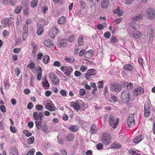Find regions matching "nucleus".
Segmentation results:
<instances>
[{
  "mask_svg": "<svg viewBox=\"0 0 155 155\" xmlns=\"http://www.w3.org/2000/svg\"><path fill=\"white\" fill-rule=\"evenodd\" d=\"M130 93L128 91H124L121 94V101L125 103H128L130 99Z\"/></svg>",
  "mask_w": 155,
  "mask_h": 155,
  "instance_id": "f257e3e1",
  "label": "nucleus"
},
{
  "mask_svg": "<svg viewBox=\"0 0 155 155\" xmlns=\"http://www.w3.org/2000/svg\"><path fill=\"white\" fill-rule=\"evenodd\" d=\"M60 69L68 77L70 76L73 71V68L70 66H61Z\"/></svg>",
  "mask_w": 155,
  "mask_h": 155,
  "instance_id": "f03ea898",
  "label": "nucleus"
},
{
  "mask_svg": "<svg viewBox=\"0 0 155 155\" xmlns=\"http://www.w3.org/2000/svg\"><path fill=\"white\" fill-rule=\"evenodd\" d=\"M111 138L110 135L108 133H104L102 137V141L105 145H107L110 142Z\"/></svg>",
  "mask_w": 155,
  "mask_h": 155,
  "instance_id": "7ed1b4c3",
  "label": "nucleus"
},
{
  "mask_svg": "<svg viewBox=\"0 0 155 155\" xmlns=\"http://www.w3.org/2000/svg\"><path fill=\"white\" fill-rule=\"evenodd\" d=\"M59 33V31L58 28L55 27H53L49 31L48 35L50 37L54 38Z\"/></svg>",
  "mask_w": 155,
  "mask_h": 155,
  "instance_id": "20e7f679",
  "label": "nucleus"
},
{
  "mask_svg": "<svg viewBox=\"0 0 155 155\" xmlns=\"http://www.w3.org/2000/svg\"><path fill=\"white\" fill-rule=\"evenodd\" d=\"M144 90L142 87H140L135 88L133 91L132 94L135 97L138 96L139 95L143 94Z\"/></svg>",
  "mask_w": 155,
  "mask_h": 155,
  "instance_id": "39448f33",
  "label": "nucleus"
},
{
  "mask_svg": "<svg viewBox=\"0 0 155 155\" xmlns=\"http://www.w3.org/2000/svg\"><path fill=\"white\" fill-rule=\"evenodd\" d=\"M119 120V119L117 118L115 121L114 117H110L109 120V124L111 126L113 125L112 127L115 129L117 127Z\"/></svg>",
  "mask_w": 155,
  "mask_h": 155,
  "instance_id": "423d86ee",
  "label": "nucleus"
},
{
  "mask_svg": "<svg viewBox=\"0 0 155 155\" xmlns=\"http://www.w3.org/2000/svg\"><path fill=\"white\" fill-rule=\"evenodd\" d=\"M87 73L85 75V78L88 80L91 79V76L96 74L97 72L96 70L94 69H90L87 70Z\"/></svg>",
  "mask_w": 155,
  "mask_h": 155,
  "instance_id": "0eeeda50",
  "label": "nucleus"
},
{
  "mask_svg": "<svg viewBox=\"0 0 155 155\" xmlns=\"http://www.w3.org/2000/svg\"><path fill=\"white\" fill-rule=\"evenodd\" d=\"M127 123L129 127H131L135 124L134 115L133 114H130L128 117Z\"/></svg>",
  "mask_w": 155,
  "mask_h": 155,
  "instance_id": "6e6552de",
  "label": "nucleus"
},
{
  "mask_svg": "<svg viewBox=\"0 0 155 155\" xmlns=\"http://www.w3.org/2000/svg\"><path fill=\"white\" fill-rule=\"evenodd\" d=\"M122 88L121 86L117 83L113 84L111 85L110 89L112 91L116 92L120 91Z\"/></svg>",
  "mask_w": 155,
  "mask_h": 155,
  "instance_id": "1a4fd4ad",
  "label": "nucleus"
},
{
  "mask_svg": "<svg viewBox=\"0 0 155 155\" xmlns=\"http://www.w3.org/2000/svg\"><path fill=\"white\" fill-rule=\"evenodd\" d=\"M150 114V105L148 102H146L144 105V116L146 117H148Z\"/></svg>",
  "mask_w": 155,
  "mask_h": 155,
  "instance_id": "9d476101",
  "label": "nucleus"
},
{
  "mask_svg": "<svg viewBox=\"0 0 155 155\" xmlns=\"http://www.w3.org/2000/svg\"><path fill=\"white\" fill-rule=\"evenodd\" d=\"M146 14L149 19H153L155 18V12L152 8L148 9L147 10Z\"/></svg>",
  "mask_w": 155,
  "mask_h": 155,
  "instance_id": "9b49d317",
  "label": "nucleus"
},
{
  "mask_svg": "<svg viewBox=\"0 0 155 155\" xmlns=\"http://www.w3.org/2000/svg\"><path fill=\"white\" fill-rule=\"evenodd\" d=\"M49 77L51 81L54 85L56 86L59 85V79L53 73H50L49 74Z\"/></svg>",
  "mask_w": 155,
  "mask_h": 155,
  "instance_id": "f8f14e48",
  "label": "nucleus"
},
{
  "mask_svg": "<svg viewBox=\"0 0 155 155\" xmlns=\"http://www.w3.org/2000/svg\"><path fill=\"white\" fill-rule=\"evenodd\" d=\"M45 107L50 111H54L56 110V107L52 102L47 103L45 106Z\"/></svg>",
  "mask_w": 155,
  "mask_h": 155,
  "instance_id": "ddd939ff",
  "label": "nucleus"
},
{
  "mask_svg": "<svg viewBox=\"0 0 155 155\" xmlns=\"http://www.w3.org/2000/svg\"><path fill=\"white\" fill-rule=\"evenodd\" d=\"M44 116L43 114L41 112H39L38 114L37 112L35 111L33 114V117L36 120H38L39 119L41 120H42V117Z\"/></svg>",
  "mask_w": 155,
  "mask_h": 155,
  "instance_id": "4468645a",
  "label": "nucleus"
},
{
  "mask_svg": "<svg viewBox=\"0 0 155 155\" xmlns=\"http://www.w3.org/2000/svg\"><path fill=\"white\" fill-rule=\"evenodd\" d=\"M1 23L4 28L9 27L11 24V22L7 18H5L3 19Z\"/></svg>",
  "mask_w": 155,
  "mask_h": 155,
  "instance_id": "2eb2a0df",
  "label": "nucleus"
},
{
  "mask_svg": "<svg viewBox=\"0 0 155 155\" xmlns=\"http://www.w3.org/2000/svg\"><path fill=\"white\" fill-rule=\"evenodd\" d=\"M154 28L151 26H150L148 29V34L149 37L150 39H152L153 40L154 35Z\"/></svg>",
  "mask_w": 155,
  "mask_h": 155,
  "instance_id": "dca6fc26",
  "label": "nucleus"
},
{
  "mask_svg": "<svg viewBox=\"0 0 155 155\" xmlns=\"http://www.w3.org/2000/svg\"><path fill=\"white\" fill-rule=\"evenodd\" d=\"M43 43L45 46L49 48H51L53 45V42L49 38L45 39Z\"/></svg>",
  "mask_w": 155,
  "mask_h": 155,
  "instance_id": "f3484780",
  "label": "nucleus"
},
{
  "mask_svg": "<svg viewBox=\"0 0 155 155\" xmlns=\"http://www.w3.org/2000/svg\"><path fill=\"white\" fill-rule=\"evenodd\" d=\"M10 153L11 155H18V152L15 147H12L10 148Z\"/></svg>",
  "mask_w": 155,
  "mask_h": 155,
  "instance_id": "a211bd4d",
  "label": "nucleus"
},
{
  "mask_svg": "<svg viewBox=\"0 0 155 155\" xmlns=\"http://www.w3.org/2000/svg\"><path fill=\"white\" fill-rule=\"evenodd\" d=\"M41 25L42 24L38 25V30L37 31V33L38 35H41L44 31V30Z\"/></svg>",
  "mask_w": 155,
  "mask_h": 155,
  "instance_id": "6ab92c4d",
  "label": "nucleus"
},
{
  "mask_svg": "<svg viewBox=\"0 0 155 155\" xmlns=\"http://www.w3.org/2000/svg\"><path fill=\"white\" fill-rule=\"evenodd\" d=\"M42 83L43 87H45L46 89H48V88L49 87L50 84L48 81L46 77H45V78H43Z\"/></svg>",
  "mask_w": 155,
  "mask_h": 155,
  "instance_id": "aec40b11",
  "label": "nucleus"
},
{
  "mask_svg": "<svg viewBox=\"0 0 155 155\" xmlns=\"http://www.w3.org/2000/svg\"><path fill=\"white\" fill-rule=\"evenodd\" d=\"M93 56V51L91 50L86 51L84 54L85 57L87 58H90Z\"/></svg>",
  "mask_w": 155,
  "mask_h": 155,
  "instance_id": "412c9836",
  "label": "nucleus"
},
{
  "mask_svg": "<svg viewBox=\"0 0 155 155\" xmlns=\"http://www.w3.org/2000/svg\"><path fill=\"white\" fill-rule=\"evenodd\" d=\"M121 146V145L119 143L114 142L111 145L110 147L111 149H114L116 150L119 149Z\"/></svg>",
  "mask_w": 155,
  "mask_h": 155,
  "instance_id": "4be33fe9",
  "label": "nucleus"
},
{
  "mask_svg": "<svg viewBox=\"0 0 155 155\" xmlns=\"http://www.w3.org/2000/svg\"><path fill=\"white\" fill-rule=\"evenodd\" d=\"M113 12L115 14L117 13L119 16H121L123 14V12L120 10L119 7H117L115 10H114Z\"/></svg>",
  "mask_w": 155,
  "mask_h": 155,
  "instance_id": "5701e85b",
  "label": "nucleus"
},
{
  "mask_svg": "<svg viewBox=\"0 0 155 155\" xmlns=\"http://www.w3.org/2000/svg\"><path fill=\"white\" fill-rule=\"evenodd\" d=\"M70 106L73 107L74 109L78 110L80 109V106L78 102L74 103V102H72L71 103Z\"/></svg>",
  "mask_w": 155,
  "mask_h": 155,
  "instance_id": "b1692460",
  "label": "nucleus"
},
{
  "mask_svg": "<svg viewBox=\"0 0 155 155\" xmlns=\"http://www.w3.org/2000/svg\"><path fill=\"white\" fill-rule=\"evenodd\" d=\"M141 35L142 34L140 31H137L133 34L132 36L135 39H138L141 36Z\"/></svg>",
  "mask_w": 155,
  "mask_h": 155,
  "instance_id": "393cba45",
  "label": "nucleus"
},
{
  "mask_svg": "<svg viewBox=\"0 0 155 155\" xmlns=\"http://www.w3.org/2000/svg\"><path fill=\"white\" fill-rule=\"evenodd\" d=\"M42 70L41 67H39L37 74V79L38 81L41 79L42 75Z\"/></svg>",
  "mask_w": 155,
  "mask_h": 155,
  "instance_id": "a878e982",
  "label": "nucleus"
},
{
  "mask_svg": "<svg viewBox=\"0 0 155 155\" xmlns=\"http://www.w3.org/2000/svg\"><path fill=\"white\" fill-rule=\"evenodd\" d=\"M109 0H103L101 3V6L103 8H106L109 5Z\"/></svg>",
  "mask_w": 155,
  "mask_h": 155,
  "instance_id": "bb28decb",
  "label": "nucleus"
},
{
  "mask_svg": "<svg viewBox=\"0 0 155 155\" xmlns=\"http://www.w3.org/2000/svg\"><path fill=\"white\" fill-rule=\"evenodd\" d=\"M143 138V136L142 135H140L135 137L134 139V143H137L142 140Z\"/></svg>",
  "mask_w": 155,
  "mask_h": 155,
  "instance_id": "cd10ccee",
  "label": "nucleus"
},
{
  "mask_svg": "<svg viewBox=\"0 0 155 155\" xmlns=\"http://www.w3.org/2000/svg\"><path fill=\"white\" fill-rule=\"evenodd\" d=\"M126 70L131 71L133 70L134 67L130 64H127L124 65L123 67Z\"/></svg>",
  "mask_w": 155,
  "mask_h": 155,
  "instance_id": "c85d7f7f",
  "label": "nucleus"
},
{
  "mask_svg": "<svg viewBox=\"0 0 155 155\" xmlns=\"http://www.w3.org/2000/svg\"><path fill=\"white\" fill-rule=\"evenodd\" d=\"M66 21V18L63 16L60 17L58 20V23L60 24H64Z\"/></svg>",
  "mask_w": 155,
  "mask_h": 155,
  "instance_id": "c756f323",
  "label": "nucleus"
},
{
  "mask_svg": "<svg viewBox=\"0 0 155 155\" xmlns=\"http://www.w3.org/2000/svg\"><path fill=\"white\" fill-rule=\"evenodd\" d=\"M131 26L135 30H138L139 29V25L135 22H131L130 23Z\"/></svg>",
  "mask_w": 155,
  "mask_h": 155,
  "instance_id": "7c9ffc66",
  "label": "nucleus"
},
{
  "mask_svg": "<svg viewBox=\"0 0 155 155\" xmlns=\"http://www.w3.org/2000/svg\"><path fill=\"white\" fill-rule=\"evenodd\" d=\"M97 130V129L96 125H93L91 127L90 131L92 134H94L96 133Z\"/></svg>",
  "mask_w": 155,
  "mask_h": 155,
  "instance_id": "2f4dec72",
  "label": "nucleus"
},
{
  "mask_svg": "<svg viewBox=\"0 0 155 155\" xmlns=\"http://www.w3.org/2000/svg\"><path fill=\"white\" fill-rule=\"evenodd\" d=\"M35 124L36 127L38 129L41 128L42 124V122L41 121L36 120L35 121Z\"/></svg>",
  "mask_w": 155,
  "mask_h": 155,
  "instance_id": "473e14b6",
  "label": "nucleus"
},
{
  "mask_svg": "<svg viewBox=\"0 0 155 155\" xmlns=\"http://www.w3.org/2000/svg\"><path fill=\"white\" fill-rule=\"evenodd\" d=\"M124 87L127 89H130L133 87V84L130 82H126L124 84Z\"/></svg>",
  "mask_w": 155,
  "mask_h": 155,
  "instance_id": "72a5a7b5",
  "label": "nucleus"
},
{
  "mask_svg": "<svg viewBox=\"0 0 155 155\" xmlns=\"http://www.w3.org/2000/svg\"><path fill=\"white\" fill-rule=\"evenodd\" d=\"M49 59V56L47 55H45L43 57V61L45 64H46L48 62Z\"/></svg>",
  "mask_w": 155,
  "mask_h": 155,
  "instance_id": "f704fd0d",
  "label": "nucleus"
},
{
  "mask_svg": "<svg viewBox=\"0 0 155 155\" xmlns=\"http://www.w3.org/2000/svg\"><path fill=\"white\" fill-rule=\"evenodd\" d=\"M65 60L68 62L72 63L74 61V59L73 56H71L66 58Z\"/></svg>",
  "mask_w": 155,
  "mask_h": 155,
  "instance_id": "c9c22d12",
  "label": "nucleus"
},
{
  "mask_svg": "<svg viewBox=\"0 0 155 155\" xmlns=\"http://www.w3.org/2000/svg\"><path fill=\"white\" fill-rule=\"evenodd\" d=\"M74 137V136L73 134H70L67 136L66 140L68 141H71L72 140Z\"/></svg>",
  "mask_w": 155,
  "mask_h": 155,
  "instance_id": "e433bc0d",
  "label": "nucleus"
},
{
  "mask_svg": "<svg viewBox=\"0 0 155 155\" xmlns=\"http://www.w3.org/2000/svg\"><path fill=\"white\" fill-rule=\"evenodd\" d=\"M142 18V16L141 15L135 16L132 18L133 21H136L140 20Z\"/></svg>",
  "mask_w": 155,
  "mask_h": 155,
  "instance_id": "4c0bfd02",
  "label": "nucleus"
},
{
  "mask_svg": "<svg viewBox=\"0 0 155 155\" xmlns=\"http://www.w3.org/2000/svg\"><path fill=\"white\" fill-rule=\"evenodd\" d=\"M66 40L65 39H61L59 41V44L61 47H64L66 45Z\"/></svg>",
  "mask_w": 155,
  "mask_h": 155,
  "instance_id": "58836bf2",
  "label": "nucleus"
},
{
  "mask_svg": "<svg viewBox=\"0 0 155 155\" xmlns=\"http://www.w3.org/2000/svg\"><path fill=\"white\" fill-rule=\"evenodd\" d=\"M129 152L132 155H140V154L138 153V151L137 150H130Z\"/></svg>",
  "mask_w": 155,
  "mask_h": 155,
  "instance_id": "ea45409f",
  "label": "nucleus"
},
{
  "mask_svg": "<svg viewBox=\"0 0 155 155\" xmlns=\"http://www.w3.org/2000/svg\"><path fill=\"white\" fill-rule=\"evenodd\" d=\"M69 129L71 131L76 132L78 130V127L74 125L72 126L69 127Z\"/></svg>",
  "mask_w": 155,
  "mask_h": 155,
  "instance_id": "a19ab883",
  "label": "nucleus"
},
{
  "mask_svg": "<svg viewBox=\"0 0 155 155\" xmlns=\"http://www.w3.org/2000/svg\"><path fill=\"white\" fill-rule=\"evenodd\" d=\"M22 9V7L21 6H18L15 8L14 12L18 14L21 12Z\"/></svg>",
  "mask_w": 155,
  "mask_h": 155,
  "instance_id": "79ce46f5",
  "label": "nucleus"
},
{
  "mask_svg": "<svg viewBox=\"0 0 155 155\" xmlns=\"http://www.w3.org/2000/svg\"><path fill=\"white\" fill-rule=\"evenodd\" d=\"M34 137H31L28 139L27 143L28 144H31L34 142Z\"/></svg>",
  "mask_w": 155,
  "mask_h": 155,
  "instance_id": "37998d69",
  "label": "nucleus"
},
{
  "mask_svg": "<svg viewBox=\"0 0 155 155\" xmlns=\"http://www.w3.org/2000/svg\"><path fill=\"white\" fill-rule=\"evenodd\" d=\"M44 132H46L48 130V126L46 123L42 125L41 128Z\"/></svg>",
  "mask_w": 155,
  "mask_h": 155,
  "instance_id": "c03bdc74",
  "label": "nucleus"
},
{
  "mask_svg": "<svg viewBox=\"0 0 155 155\" xmlns=\"http://www.w3.org/2000/svg\"><path fill=\"white\" fill-rule=\"evenodd\" d=\"M35 108L38 110L41 111L43 110L44 107L42 105L37 104L35 106Z\"/></svg>",
  "mask_w": 155,
  "mask_h": 155,
  "instance_id": "a18cd8bd",
  "label": "nucleus"
},
{
  "mask_svg": "<svg viewBox=\"0 0 155 155\" xmlns=\"http://www.w3.org/2000/svg\"><path fill=\"white\" fill-rule=\"evenodd\" d=\"M38 2L37 0H32L31 3V6L32 8L35 7L37 6Z\"/></svg>",
  "mask_w": 155,
  "mask_h": 155,
  "instance_id": "49530a36",
  "label": "nucleus"
},
{
  "mask_svg": "<svg viewBox=\"0 0 155 155\" xmlns=\"http://www.w3.org/2000/svg\"><path fill=\"white\" fill-rule=\"evenodd\" d=\"M78 42L79 45L80 46H81L83 45V38L82 36H80L78 39Z\"/></svg>",
  "mask_w": 155,
  "mask_h": 155,
  "instance_id": "de8ad7c7",
  "label": "nucleus"
},
{
  "mask_svg": "<svg viewBox=\"0 0 155 155\" xmlns=\"http://www.w3.org/2000/svg\"><path fill=\"white\" fill-rule=\"evenodd\" d=\"M28 35V31H23L22 36L23 39L25 40Z\"/></svg>",
  "mask_w": 155,
  "mask_h": 155,
  "instance_id": "09e8293b",
  "label": "nucleus"
},
{
  "mask_svg": "<svg viewBox=\"0 0 155 155\" xmlns=\"http://www.w3.org/2000/svg\"><path fill=\"white\" fill-rule=\"evenodd\" d=\"M23 13L25 16H28L30 13L29 9L28 8H25L24 10Z\"/></svg>",
  "mask_w": 155,
  "mask_h": 155,
  "instance_id": "8fccbe9b",
  "label": "nucleus"
},
{
  "mask_svg": "<svg viewBox=\"0 0 155 155\" xmlns=\"http://www.w3.org/2000/svg\"><path fill=\"white\" fill-rule=\"evenodd\" d=\"M23 133L25 134L27 137H29L31 136L32 134L27 130H23Z\"/></svg>",
  "mask_w": 155,
  "mask_h": 155,
  "instance_id": "3c124183",
  "label": "nucleus"
},
{
  "mask_svg": "<svg viewBox=\"0 0 155 155\" xmlns=\"http://www.w3.org/2000/svg\"><path fill=\"white\" fill-rule=\"evenodd\" d=\"M104 86L103 81H99L97 83V87L99 88H102Z\"/></svg>",
  "mask_w": 155,
  "mask_h": 155,
  "instance_id": "603ef678",
  "label": "nucleus"
},
{
  "mask_svg": "<svg viewBox=\"0 0 155 155\" xmlns=\"http://www.w3.org/2000/svg\"><path fill=\"white\" fill-rule=\"evenodd\" d=\"M104 36L105 38H109L110 36V33L109 31H107L104 33Z\"/></svg>",
  "mask_w": 155,
  "mask_h": 155,
  "instance_id": "864d4df0",
  "label": "nucleus"
},
{
  "mask_svg": "<svg viewBox=\"0 0 155 155\" xmlns=\"http://www.w3.org/2000/svg\"><path fill=\"white\" fill-rule=\"evenodd\" d=\"M74 35H70L68 39V41L71 42H72L74 41Z\"/></svg>",
  "mask_w": 155,
  "mask_h": 155,
  "instance_id": "5fc2aeb1",
  "label": "nucleus"
},
{
  "mask_svg": "<svg viewBox=\"0 0 155 155\" xmlns=\"http://www.w3.org/2000/svg\"><path fill=\"white\" fill-rule=\"evenodd\" d=\"M96 147L98 150H100L103 148V146L102 143H98L97 144Z\"/></svg>",
  "mask_w": 155,
  "mask_h": 155,
  "instance_id": "6e6d98bb",
  "label": "nucleus"
},
{
  "mask_svg": "<svg viewBox=\"0 0 155 155\" xmlns=\"http://www.w3.org/2000/svg\"><path fill=\"white\" fill-rule=\"evenodd\" d=\"M9 35V33L6 30H5L3 31V35L4 37L6 38Z\"/></svg>",
  "mask_w": 155,
  "mask_h": 155,
  "instance_id": "4d7b16f0",
  "label": "nucleus"
},
{
  "mask_svg": "<svg viewBox=\"0 0 155 155\" xmlns=\"http://www.w3.org/2000/svg\"><path fill=\"white\" fill-rule=\"evenodd\" d=\"M59 14L58 11L56 10H53L52 13V15L54 16H58Z\"/></svg>",
  "mask_w": 155,
  "mask_h": 155,
  "instance_id": "13d9d810",
  "label": "nucleus"
},
{
  "mask_svg": "<svg viewBox=\"0 0 155 155\" xmlns=\"http://www.w3.org/2000/svg\"><path fill=\"white\" fill-rule=\"evenodd\" d=\"M15 74L16 76L18 77L20 74L21 71L18 68H16L15 70Z\"/></svg>",
  "mask_w": 155,
  "mask_h": 155,
  "instance_id": "bf43d9fd",
  "label": "nucleus"
},
{
  "mask_svg": "<svg viewBox=\"0 0 155 155\" xmlns=\"http://www.w3.org/2000/svg\"><path fill=\"white\" fill-rule=\"evenodd\" d=\"M53 65L55 66L59 67L61 66L60 63L58 61H55L53 63Z\"/></svg>",
  "mask_w": 155,
  "mask_h": 155,
  "instance_id": "052dcab7",
  "label": "nucleus"
},
{
  "mask_svg": "<svg viewBox=\"0 0 155 155\" xmlns=\"http://www.w3.org/2000/svg\"><path fill=\"white\" fill-rule=\"evenodd\" d=\"M79 94L81 96H83L85 93V90L83 89H81L79 91Z\"/></svg>",
  "mask_w": 155,
  "mask_h": 155,
  "instance_id": "680f3d73",
  "label": "nucleus"
},
{
  "mask_svg": "<svg viewBox=\"0 0 155 155\" xmlns=\"http://www.w3.org/2000/svg\"><path fill=\"white\" fill-rule=\"evenodd\" d=\"M90 85L91 87H92L95 91H97V88L96 87V84L95 83L92 82L90 84Z\"/></svg>",
  "mask_w": 155,
  "mask_h": 155,
  "instance_id": "e2e57ef3",
  "label": "nucleus"
},
{
  "mask_svg": "<svg viewBox=\"0 0 155 155\" xmlns=\"http://www.w3.org/2000/svg\"><path fill=\"white\" fill-rule=\"evenodd\" d=\"M10 130L13 133H15L16 132V128L12 126H11L10 127Z\"/></svg>",
  "mask_w": 155,
  "mask_h": 155,
  "instance_id": "0e129e2a",
  "label": "nucleus"
},
{
  "mask_svg": "<svg viewBox=\"0 0 155 155\" xmlns=\"http://www.w3.org/2000/svg\"><path fill=\"white\" fill-rule=\"evenodd\" d=\"M80 69L82 72H84L87 70V68L83 65H82Z\"/></svg>",
  "mask_w": 155,
  "mask_h": 155,
  "instance_id": "69168bd1",
  "label": "nucleus"
},
{
  "mask_svg": "<svg viewBox=\"0 0 155 155\" xmlns=\"http://www.w3.org/2000/svg\"><path fill=\"white\" fill-rule=\"evenodd\" d=\"M122 21V18H116L115 19V22L116 24H118L120 22H121Z\"/></svg>",
  "mask_w": 155,
  "mask_h": 155,
  "instance_id": "338daca9",
  "label": "nucleus"
},
{
  "mask_svg": "<svg viewBox=\"0 0 155 155\" xmlns=\"http://www.w3.org/2000/svg\"><path fill=\"white\" fill-rule=\"evenodd\" d=\"M110 40L111 41V42L114 43H116L117 42L116 38L114 36H113L111 37Z\"/></svg>",
  "mask_w": 155,
  "mask_h": 155,
  "instance_id": "774afa93",
  "label": "nucleus"
}]
</instances>
